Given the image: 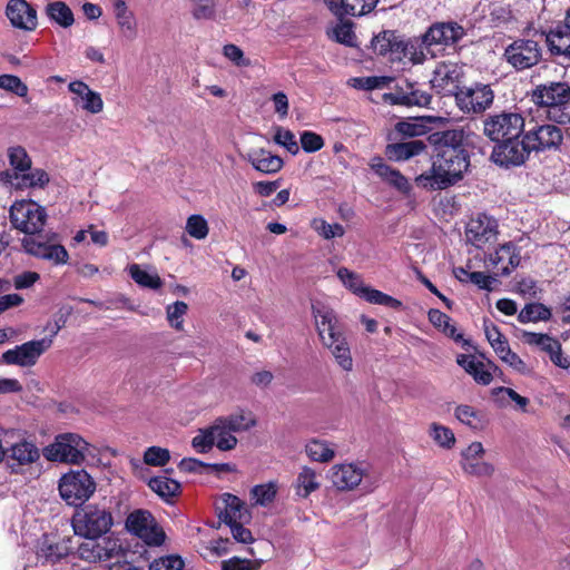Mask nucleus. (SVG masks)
Segmentation results:
<instances>
[{"label": "nucleus", "mask_w": 570, "mask_h": 570, "mask_svg": "<svg viewBox=\"0 0 570 570\" xmlns=\"http://www.w3.org/2000/svg\"><path fill=\"white\" fill-rule=\"evenodd\" d=\"M532 100L551 120L559 124L570 121V87L564 82H549L538 86Z\"/></svg>", "instance_id": "f03ea898"}, {"label": "nucleus", "mask_w": 570, "mask_h": 570, "mask_svg": "<svg viewBox=\"0 0 570 570\" xmlns=\"http://www.w3.org/2000/svg\"><path fill=\"white\" fill-rule=\"evenodd\" d=\"M551 311L541 303L527 304L518 314V321L522 324L548 321L551 317Z\"/></svg>", "instance_id": "c03bdc74"}, {"label": "nucleus", "mask_w": 570, "mask_h": 570, "mask_svg": "<svg viewBox=\"0 0 570 570\" xmlns=\"http://www.w3.org/2000/svg\"><path fill=\"white\" fill-rule=\"evenodd\" d=\"M117 26L124 39L132 41L138 36V27L132 12L116 17Z\"/></svg>", "instance_id": "4d7b16f0"}, {"label": "nucleus", "mask_w": 570, "mask_h": 570, "mask_svg": "<svg viewBox=\"0 0 570 570\" xmlns=\"http://www.w3.org/2000/svg\"><path fill=\"white\" fill-rule=\"evenodd\" d=\"M503 56L514 69L524 70L540 61L541 49L537 41L518 39L505 48Z\"/></svg>", "instance_id": "ddd939ff"}, {"label": "nucleus", "mask_w": 570, "mask_h": 570, "mask_svg": "<svg viewBox=\"0 0 570 570\" xmlns=\"http://www.w3.org/2000/svg\"><path fill=\"white\" fill-rule=\"evenodd\" d=\"M277 492V482L257 484L250 490V500L254 505L267 507L275 500Z\"/></svg>", "instance_id": "37998d69"}, {"label": "nucleus", "mask_w": 570, "mask_h": 570, "mask_svg": "<svg viewBox=\"0 0 570 570\" xmlns=\"http://www.w3.org/2000/svg\"><path fill=\"white\" fill-rule=\"evenodd\" d=\"M188 305L177 301L166 306V320L169 326L176 331L184 330V316L187 314Z\"/></svg>", "instance_id": "09e8293b"}, {"label": "nucleus", "mask_w": 570, "mask_h": 570, "mask_svg": "<svg viewBox=\"0 0 570 570\" xmlns=\"http://www.w3.org/2000/svg\"><path fill=\"white\" fill-rule=\"evenodd\" d=\"M126 529L147 546L158 547L165 541V532L147 510L132 511L126 519Z\"/></svg>", "instance_id": "1a4fd4ad"}, {"label": "nucleus", "mask_w": 570, "mask_h": 570, "mask_svg": "<svg viewBox=\"0 0 570 570\" xmlns=\"http://www.w3.org/2000/svg\"><path fill=\"white\" fill-rule=\"evenodd\" d=\"M461 131H446L435 147L432 167L415 178L419 186L432 190L445 189L462 179L470 166L466 150L460 146Z\"/></svg>", "instance_id": "f257e3e1"}, {"label": "nucleus", "mask_w": 570, "mask_h": 570, "mask_svg": "<svg viewBox=\"0 0 570 570\" xmlns=\"http://www.w3.org/2000/svg\"><path fill=\"white\" fill-rule=\"evenodd\" d=\"M493 100V90L484 83H474L455 92L456 105L465 114L484 112L492 106Z\"/></svg>", "instance_id": "9d476101"}, {"label": "nucleus", "mask_w": 570, "mask_h": 570, "mask_svg": "<svg viewBox=\"0 0 570 570\" xmlns=\"http://www.w3.org/2000/svg\"><path fill=\"white\" fill-rule=\"evenodd\" d=\"M220 521L227 525L236 522H248L250 513L245 503L236 495L224 493L216 504Z\"/></svg>", "instance_id": "412c9836"}, {"label": "nucleus", "mask_w": 570, "mask_h": 570, "mask_svg": "<svg viewBox=\"0 0 570 570\" xmlns=\"http://www.w3.org/2000/svg\"><path fill=\"white\" fill-rule=\"evenodd\" d=\"M13 227L26 235L39 233L46 223L45 208L31 200L16 202L10 208Z\"/></svg>", "instance_id": "0eeeda50"}, {"label": "nucleus", "mask_w": 570, "mask_h": 570, "mask_svg": "<svg viewBox=\"0 0 570 570\" xmlns=\"http://www.w3.org/2000/svg\"><path fill=\"white\" fill-rule=\"evenodd\" d=\"M396 37V32L390 30L379 33L372 40L373 50L381 56H387Z\"/></svg>", "instance_id": "052dcab7"}, {"label": "nucleus", "mask_w": 570, "mask_h": 570, "mask_svg": "<svg viewBox=\"0 0 570 570\" xmlns=\"http://www.w3.org/2000/svg\"><path fill=\"white\" fill-rule=\"evenodd\" d=\"M129 274L131 278L140 286L150 289H157L161 287L163 282L156 271L142 268L138 264H131L129 267Z\"/></svg>", "instance_id": "a19ab883"}, {"label": "nucleus", "mask_w": 570, "mask_h": 570, "mask_svg": "<svg viewBox=\"0 0 570 570\" xmlns=\"http://www.w3.org/2000/svg\"><path fill=\"white\" fill-rule=\"evenodd\" d=\"M409 91H397L393 95V102L404 106L425 107L431 101V96L424 91L413 88V85L406 83Z\"/></svg>", "instance_id": "ea45409f"}, {"label": "nucleus", "mask_w": 570, "mask_h": 570, "mask_svg": "<svg viewBox=\"0 0 570 570\" xmlns=\"http://www.w3.org/2000/svg\"><path fill=\"white\" fill-rule=\"evenodd\" d=\"M71 524L77 535L97 539L111 529L114 519L107 508L87 504L75 512Z\"/></svg>", "instance_id": "7ed1b4c3"}, {"label": "nucleus", "mask_w": 570, "mask_h": 570, "mask_svg": "<svg viewBox=\"0 0 570 570\" xmlns=\"http://www.w3.org/2000/svg\"><path fill=\"white\" fill-rule=\"evenodd\" d=\"M232 542L228 540V539H216V540H212L209 541L203 549V556L204 558L206 559H209V558H218V557H222V556H225L227 554L230 549Z\"/></svg>", "instance_id": "0e129e2a"}, {"label": "nucleus", "mask_w": 570, "mask_h": 570, "mask_svg": "<svg viewBox=\"0 0 570 570\" xmlns=\"http://www.w3.org/2000/svg\"><path fill=\"white\" fill-rule=\"evenodd\" d=\"M6 16L17 29L33 31L37 28V11L26 0H10L7 3Z\"/></svg>", "instance_id": "aec40b11"}, {"label": "nucleus", "mask_w": 570, "mask_h": 570, "mask_svg": "<svg viewBox=\"0 0 570 570\" xmlns=\"http://www.w3.org/2000/svg\"><path fill=\"white\" fill-rule=\"evenodd\" d=\"M371 168L377 176L393 185L399 190L404 191L409 188L407 179L399 170L386 165L382 158H373L371 161Z\"/></svg>", "instance_id": "2f4dec72"}, {"label": "nucleus", "mask_w": 570, "mask_h": 570, "mask_svg": "<svg viewBox=\"0 0 570 570\" xmlns=\"http://www.w3.org/2000/svg\"><path fill=\"white\" fill-rule=\"evenodd\" d=\"M430 436L441 448L451 449L455 444V435L453 431L439 423H432L429 430Z\"/></svg>", "instance_id": "8fccbe9b"}, {"label": "nucleus", "mask_w": 570, "mask_h": 570, "mask_svg": "<svg viewBox=\"0 0 570 570\" xmlns=\"http://www.w3.org/2000/svg\"><path fill=\"white\" fill-rule=\"evenodd\" d=\"M428 145L420 139L404 142L389 144L385 148V155L393 161H405L413 157L428 154Z\"/></svg>", "instance_id": "c756f323"}, {"label": "nucleus", "mask_w": 570, "mask_h": 570, "mask_svg": "<svg viewBox=\"0 0 570 570\" xmlns=\"http://www.w3.org/2000/svg\"><path fill=\"white\" fill-rule=\"evenodd\" d=\"M530 148L527 141L512 138L499 141L492 151V159L495 164L504 167L518 166L524 163L528 157Z\"/></svg>", "instance_id": "dca6fc26"}, {"label": "nucleus", "mask_w": 570, "mask_h": 570, "mask_svg": "<svg viewBox=\"0 0 570 570\" xmlns=\"http://www.w3.org/2000/svg\"><path fill=\"white\" fill-rule=\"evenodd\" d=\"M77 552L80 559L91 563L118 560L125 556L121 544L112 539H106L101 542L89 539L78 547Z\"/></svg>", "instance_id": "2eb2a0df"}, {"label": "nucleus", "mask_w": 570, "mask_h": 570, "mask_svg": "<svg viewBox=\"0 0 570 570\" xmlns=\"http://www.w3.org/2000/svg\"><path fill=\"white\" fill-rule=\"evenodd\" d=\"M524 130V119L518 112H500L488 116L483 121V132L492 141L519 138Z\"/></svg>", "instance_id": "423d86ee"}, {"label": "nucleus", "mask_w": 570, "mask_h": 570, "mask_svg": "<svg viewBox=\"0 0 570 570\" xmlns=\"http://www.w3.org/2000/svg\"><path fill=\"white\" fill-rule=\"evenodd\" d=\"M69 91L73 95L72 101L90 114H99L104 109V100L99 92L81 81L75 80L68 85Z\"/></svg>", "instance_id": "b1692460"}, {"label": "nucleus", "mask_w": 570, "mask_h": 570, "mask_svg": "<svg viewBox=\"0 0 570 570\" xmlns=\"http://www.w3.org/2000/svg\"><path fill=\"white\" fill-rule=\"evenodd\" d=\"M335 444L320 439H313L305 445L307 456L315 462L327 463L335 456Z\"/></svg>", "instance_id": "473e14b6"}, {"label": "nucleus", "mask_w": 570, "mask_h": 570, "mask_svg": "<svg viewBox=\"0 0 570 570\" xmlns=\"http://www.w3.org/2000/svg\"><path fill=\"white\" fill-rule=\"evenodd\" d=\"M484 333L488 342L498 356L510 347L508 340L493 323L484 322Z\"/></svg>", "instance_id": "3c124183"}, {"label": "nucleus", "mask_w": 570, "mask_h": 570, "mask_svg": "<svg viewBox=\"0 0 570 570\" xmlns=\"http://www.w3.org/2000/svg\"><path fill=\"white\" fill-rule=\"evenodd\" d=\"M454 416L464 425L472 430H482L485 425L484 415L481 411L471 405L461 404L454 410Z\"/></svg>", "instance_id": "58836bf2"}, {"label": "nucleus", "mask_w": 570, "mask_h": 570, "mask_svg": "<svg viewBox=\"0 0 570 570\" xmlns=\"http://www.w3.org/2000/svg\"><path fill=\"white\" fill-rule=\"evenodd\" d=\"M169 460H170V453L165 448L150 446L144 453V462L147 465L163 466Z\"/></svg>", "instance_id": "680f3d73"}, {"label": "nucleus", "mask_w": 570, "mask_h": 570, "mask_svg": "<svg viewBox=\"0 0 570 570\" xmlns=\"http://www.w3.org/2000/svg\"><path fill=\"white\" fill-rule=\"evenodd\" d=\"M334 357L337 366L344 372H352L354 362L351 353V346L347 337L341 338L335 343L325 346Z\"/></svg>", "instance_id": "e433bc0d"}, {"label": "nucleus", "mask_w": 570, "mask_h": 570, "mask_svg": "<svg viewBox=\"0 0 570 570\" xmlns=\"http://www.w3.org/2000/svg\"><path fill=\"white\" fill-rule=\"evenodd\" d=\"M51 343L50 338L29 341L6 351L1 360L8 365L30 367L38 362L39 357L51 346Z\"/></svg>", "instance_id": "f8f14e48"}, {"label": "nucleus", "mask_w": 570, "mask_h": 570, "mask_svg": "<svg viewBox=\"0 0 570 570\" xmlns=\"http://www.w3.org/2000/svg\"><path fill=\"white\" fill-rule=\"evenodd\" d=\"M274 141L284 147L292 155H296L299 151L298 144L295 139V135L289 130L283 127H276Z\"/></svg>", "instance_id": "bf43d9fd"}, {"label": "nucleus", "mask_w": 570, "mask_h": 570, "mask_svg": "<svg viewBox=\"0 0 570 570\" xmlns=\"http://www.w3.org/2000/svg\"><path fill=\"white\" fill-rule=\"evenodd\" d=\"M483 261L488 269L495 271V276H505L520 265L521 257L515 252H484Z\"/></svg>", "instance_id": "cd10ccee"}, {"label": "nucleus", "mask_w": 570, "mask_h": 570, "mask_svg": "<svg viewBox=\"0 0 570 570\" xmlns=\"http://www.w3.org/2000/svg\"><path fill=\"white\" fill-rule=\"evenodd\" d=\"M58 489L67 504L79 505L94 494L96 483L85 470L70 471L60 478Z\"/></svg>", "instance_id": "39448f33"}, {"label": "nucleus", "mask_w": 570, "mask_h": 570, "mask_svg": "<svg viewBox=\"0 0 570 570\" xmlns=\"http://www.w3.org/2000/svg\"><path fill=\"white\" fill-rule=\"evenodd\" d=\"M461 76L462 69L458 63L440 62L433 71L430 83L436 92L451 95L456 92Z\"/></svg>", "instance_id": "a211bd4d"}, {"label": "nucleus", "mask_w": 570, "mask_h": 570, "mask_svg": "<svg viewBox=\"0 0 570 570\" xmlns=\"http://www.w3.org/2000/svg\"><path fill=\"white\" fill-rule=\"evenodd\" d=\"M524 139L530 150H546L557 148L562 141V132L554 125H542L530 130Z\"/></svg>", "instance_id": "5701e85b"}, {"label": "nucleus", "mask_w": 570, "mask_h": 570, "mask_svg": "<svg viewBox=\"0 0 570 570\" xmlns=\"http://www.w3.org/2000/svg\"><path fill=\"white\" fill-rule=\"evenodd\" d=\"M185 229L190 237L196 239L206 238L209 232L206 218L198 214L190 215L187 218Z\"/></svg>", "instance_id": "864d4df0"}, {"label": "nucleus", "mask_w": 570, "mask_h": 570, "mask_svg": "<svg viewBox=\"0 0 570 570\" xmlns=\"http://www.w3.org/2000/svg\"><path fill=\"white\" fill-rule=\"evenodd\" d=\"M45 11L48 18L61 28L68 29L75 23L73 12L63 1L49 2Z\"/></svg>", "instance_id": "c9c22d12"}, {"label": "nucleus", "mask_w": 570, "mask_h": 570, "mask_svg": "<svg viewBox=\"0 0 570 570\" xmlns=\"http://www.w3.org/2000/svg\"><path fill=\"white\" fill-rule=\"evenodd\" d=\"M498 236L497 220L485 214H478L466 224L465 237L466 242L481 249L484 246L492 245Z\"/></svg>", "instance_id": "4468645a"}, {"label": "nucleus", "mask_w": 570, "mask_h": 570, "mask_svg": "<svg viewBox=\"0 0 570 570\" xmlns=\"http://www.w3.org/2000/svg\"><path fill=\"white\" fill-rule=\"evenodd\" d=\"M429 321L438 328H440L446 336L453 338L455 342H460L463 340L461 333H458V330L454 324H452L451 317L440 309H430L429 311Z\"/></svg>", "instance_id": "79ce46f5"}, {"label": "nucleus", "mask_w": 570, "mask_h": 570, "mask_svg": "<svg viewBox=\"0 0 570 570\" xmlns=\"http://www.w3.org/2000/svg\"><path fill=\"white\" fill-rule=\"evenodd\" d=\"M546 36L548 48L552 55L563 56L570 60V22L558 23Z\"/></svg>", "instance_id": "bb28decb"}, {"label": "nucleus", "mask_w": 570, "mask_h": 570, "mask_svg": "<svg viewBox=\"0 0 570 570\" xmlns=\"http://www.w3.org/2000/svg\"><path fill=\"white\" fill-rule=\"evenodd\" d=\"M458 364L464 368L466 373L473 376L474 381L482 385H489L492 382V370L497 366L492 363L484 364L473 355L460 354L456 360Z\"/></svg>", "instance_id": "c85d7f7f"}, {"label": "nucleus", "mask_w": 570, "mask_h": 570, "mask_svg": "<svg viewBox=\"0 0 570 570\" xmlns=\"http://www.w3.org/2000/svg\"><path fill=\"white\" fill-rule=\"evenodd\" d=\"M148 485L161 498L175 497L180 490V484L177 481L165 475L150 479Z\"/></svg>", "instance_id": "a18cd8bd"}, {"label": "nucleus", "mask_w": 570, "mask_h": 570, "mask_svg": "<svg viewBox=\"0 0 570 570\" xmlns=\"http://www.w3.org/2000/svg\"><path fill=\"white\" fill-rule=\"evenodd\" d=\"M392 81L393 78L387 76H372L354 79L355 86L365 90L382 89L387 87Z\"/></svg>", "instance_id": "69168bd1"}, {"label": "nucleus", "mask_w": 570, "mask_h": 570, "mask_svg": "<svg viewBox=\"0 0 570 570\" xmlns=\"http://www.w3.org/2000/svg\"><path fill=\"white\" fill-rule=\"evenodd\" d=\"M43 455L49 461L81 464L88 455H92V448L79 434L63 433L43 449Z\"/></svg>", "instance_id": "20e7f679"}, {"label": "nucleus", "mask_w": 570, "mask_h": 570, "mask_svg": "<svg viewBox=\"0 0 570 570\" xmlns=\"http://www.w3.org/2000/svg\"><path fill=\"white\" fill-rule=\"evenodd\" d=\"M485 450L481 442H472L461 453L462 470L475 476H490L494 472V466L483 461Z\"/></svg>", "instance_id": "6ab92c4d"}, {"label": "nucleus", "mask_w": 570, "mask_h": 570, "mask_svg": "<svg viewBox=\"0 0 570 570\" xmlns=\"http://www.w3.org/2000/svg\"><path fill=\"white\" fill-rule=\"evenodd\" d=\"M262 564L259 560L233 557L222 562V570H257Z\"/></svg>", "instance_id": "774afa93"}, {"label": "nucleus", "mask_w": 570, "mask_h": 570, "mask_svg": "<svg viewBox=\"0 0 570 570\" xmlns=\"http://www.w3.org/2000/svg\"><path fill=\"white\" fill-rule=\"evenodd\" d=\"M313 229L322 237L331 239L334 237H341L344 234V228L340 224H330L322 218H315L312 222Z\"/></svg>", "instance_id": "13d9d810"}, {"label": "nucleus", "mask_w": 570, "mask_h": 570, "mask_svg": "<svg viewBox=\"0 0 570 570\" xmlns=\"http://www.w3.org/2000/svg\"><path fill=\"white\" fill-rule=\"evenodd\" d=\"M321 483L318 475L309 466H303L294 483L295 492L301 498H307L312 492L318 490Z\"/></svg>", "instance_id": "4c0bfd02"}, {"label": "nucleus", "mask_w": 570, "mask_h": 570, "mask_svg": "<svg viewBox=\"0 0 570 570\" xmlns=\"http://www.w3.org/2000/svg\"><path fill=\"white\" fill-rule=\"evenodd\" d=\"M424 49H428L422 41L419 40H407L405 41V50L403 52V61L404 63L410 62L412 65L423 63L425 60Z\"/></svg>", "instance_id": "603ef678"}, {"label": "nucleus", "mask_w": 570, "mask_h": 570, "mask_svg": "<svg viewBox=\"0 0 570 570\" xmlns=\"http://www.w3.org/2000/svg\"><path fill=\"white\" fill-rule=\"evenodd\" d=\"M184 561L180 557L170 554L155 559L149 564V570H181Z\"/></svg>", "instance_id": "338daca9"}, {"label": "nucleus", "mask_w": 570, "mask_h": 570, "mask_svg": "<svg viewBox=\"0 0 570 570\" xmlns=\"http://www.w3.org/2000/svg\"><path fill=\"white\" fill-rule=\"evenodd\" d=\"M219 417L234 433L247 432L257 424L256 416L247 410H237Z\"/></svg>", "instance_id": "f704fd0d"}, {"label": "nucleus", "mask_w": 570, "mask_h": 570, "mask_svg": "<svg viewBox=\"0 0 570 570\" xmlns=\"http://www.w3.org/2000/svg\"><path fill=\"white\" fill-rule=\"evenodd\" d=\"M366 474L364 463H340L334 464L330 470V480L340 491L355 489Z\"/></svg>", "instance_id": "f3484780"}, {"label": "nucleus", "mask_w": 570, "mask_h": 570, "mask_svg": "<svg viewBox=\"0 0 570 570\" xmlns=\"http://www.w3.org/2000/svg\"><path fill=\"white\" fill-rule=\"evenodd\" d=\"M8 160L13 169V173H21L31 169V158L27 150L21 146H12L7 151Z\"/></svg>", "instance_id": "49530a36"}, {"label": "nucleus", "mask_w": 570, "mask_h": 570, "mask_svg": "<svg viewBox=\"0 0 570 570\" xmlns=\"http://www.w3.org/2000/svg\"><path fill=\"white\" fill-rule=\"evenodd\" d=\"M209 428L213 432L214 442L217 449L220 451H230L236 448L238 443L237 438L220 417H217Z\"/></svg>", "instance_id": "72a5a7b5"}, {"label": "nucleus", "mask_w": 570, "mask_h": 570, "mask_svg": "<svg viewBox=\"0 0 570 570\" xmlns=\"http://www.w3.org/2000/svg\"><path fill=\"white\" fill-rule=\"evenodd\" d=\"M7 463L13 472H18L23 466H28L40 458L38 448L28 441L14 443L4 452Z\"/></svg>", "instance_id": "a878e982"}, {"label": "nucleus", "mask_w": 570, "mask_h": 570, "mask_svg": "<svg viewBox=\"0 0 570 570\" xmlns=\"http://www.w3.org/2000/svg\"><path fill=\"white\" fill-rule=\"evenodd\" d=\"M337 277L343 283V285L348 288L353 294L358 297L367 301L371 304H377L391 307L393 309H399L402 307V302L381 292L374 289L364 284L361 276L356 273L351 272L345 267H341L337 271Z\"/></svg>", "instance_id": "6e6552de"}, {"label": "nucleus", "mask_w": 570, "mask_h": 570, "mask_svg": "<svg viewBox=\"0 0 570 570\" xmlns=\"http://www.w3.org/2000/svg\"><path fill=\"white\" fill-rule=\"evenodd\" d=\"M465 35L463 27L456 22H441L432 26L423 36L426 48L433 45L450 46L456 43Z\"/></svg>", "instance_id": "4be33fe9"}, {"label": "nucleus", "mask_w": 570, "mask_h": 570, "mask_svg": "<svg viewBox=\"0 0 570 570\" xmlns=\"http://www.w3.org/2000/svg\"><path fill=\"white\" fill-rule=\"evenodd\" d=\"M0 89L24 98L28 95V86L16 75H0Z\"/></svg>", "instance_id": "5fc2aeb1"}, {"label": "nucleus", "mask_w": 570, "mask_h": 570, "mask_svg": "<svg viewBox=\"0 0 570 570\" xmlns=\"http://www.w3.org/2000/svg\"><path fill=\"white\" fill-rule=\"evenodd\" d=\"M193 448L198 453H207L215 445L213 432L210 428L202 429L191 440Z\"/></svg>", "instance_id": "e2e57ef3"}, {"label": "nucleus", "mask_w": 570, "mask_h": 570, "mask_svg": "<svg viewBox=\"0 0 570 570\" xmlns=\"http://www.w3.org/2000/svg\"><path fill=\"white\" fill-rule=\"evenodd\" d=\"M328 37L344 46H356V37L353 31V26L348 21H340L331 31L327 32Z\"/></svg>", "instance_id": "de8ad7c7"}, {"label": "nucleus", "mask_w": 570, "mask_h": 570, "mask_svg": "<svg viewBox=\"0 0 570 570\" xmlns=\"http://www.w3.org/2000/svg\"><path fill=\"white\" fill-rule=\"evenodd\" d=\"M8 183L16 189L43 188L49 183V175L40 168L21 173H7Z\"/></svg>", "instance_id": "7c9ffc66"}, {"label": "nucleus", "mask_w": 570, "mask_h": 570, "mask_svg": "<svg viewBox=\"0 0 570 570\" xmlns=\"http://www.w3.org/2000/svg\"><path fill=\"white\" fill-rule=\"evenodd\" d=\"M379 0H343L344 14L362 17L371 12Z\"/></svg>", "instance_id": "6e6d98bb"}, {"label": "nucleus", "mask_w": 570, "mask_h": 570, "mask_svg": "<svg viewBox=\"0 0 570 570\" xmlns=\"http://www.w3.org/2000/svg\"><path fill=\"white\" fill-rule=\"evenodd\" d=\"M313 316L320 341L324 347L346 337L345 326L332 308L313 306Z\"/></svg>", "instance_id": "9b49d317"}, {"label": "nucleus", "mask_w": 570, "mask_h": 570, "mask_svg": "<svg viewBox=\"0 0 570 570\" xmlns=\"http://www.w3.org/2000/svg\"><path fill=\"white\" fill-rule=\"evenodd\" d=\"M243 159L249 163L255 170L267 175L278 173L284 166V161L279 156L272 154L265 148H249L243 155Z\"/></svg>", "instance_id": "393cba45"}]
</instances>
